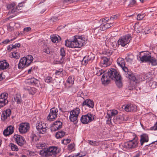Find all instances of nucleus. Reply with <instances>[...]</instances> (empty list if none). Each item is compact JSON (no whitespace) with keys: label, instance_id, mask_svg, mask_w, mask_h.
I'll use <instances>...</instances> for the list:
<instances>
[{"label":"nucleus","instance_id":"obj_61","mask_svg":"<svg viewBox=\"0 0 157 157\" xmlns=\"http://www.w3.org/2000/svg\"><path fill=\"white\" fill-rule=\"evenodd\" d=\"M10 41V40L9 39H6L5 40H4L2 42L3 44H6L7 43H8Z\"/></svg>","mask_w":157,"mask_h":157},{"label":"nucleus","instance_id":"obj_57","mask_svg":"<svg viewBox=\"0 0 157 157\" xmlns=\"http://www.w3.org/2000/svg\"><path fill=\"white\" fill-rule=\"evenodd\" d=\"M31 29V28L29 27H27L24 28L23 31L25 32H28L30 31Z\"/></svg>","mask_w":157,"mask_h":157},{"label":"nucleus","instance_id":"obj_43","mask_svg":"<svg viewBox=\"0 0 157 157\" xmlns=\"http://www.w3.org/2000/svg\"><path fill=\"white\" fill-rule=\"evenodd\" d=\"M66 53L64 49L63 48H62L60 50V55L62 56V59L65 56Z\"/></svg>","mask_w":157,"mask_h":157},{"label":"nucleus","instance_id":"obj_32","mask_svg":"<svg viewBox=\"0 0 157 157\" xmlns=\"http://www.w3.org/2000/svg\"><path fill=\"white\" fill-rule=\"evenodd\" d=\"M148 63H151L152 65L155 66L157 65V59L151 56Z\"/></svg>","mask_w":157,"mask_h":157},{"label":"nucleus","instance_id":"obj_50","mask_svg":"<svg viewBox=\"0 0 157 157\" xmlns=\"http://www.w3.org/2000/svg\"><path fill=\"white\" fill-rule=\"evenodd\" d=\"M45 144L40 143L36 144V147L39 149L43 148V147H45Z\"/></svg>","mask_w":157,"mask_h":157},{"label":"nucleus","instance_id":"obj_29","mask_svg":"<svg viewBox=\"0 0 157 157\" xmlns=\"http://www.w3.org/2000/svg\"><path fill=\"white\" fill-rule=\"evenodd\" d=\"M10 57L11 58L18 59L20 58V56L17 52L14 51L11 52L10 54Z\"/></svg>","mask_w":157,"mask_h":157},{"label":"nucleus","instance_id":"obj_41","mask_svg":"<svg viewBox=\"0 0 157 157\" xmlns=\"http://www.w3.org/2000/svg\"><path fill=\"white\" fill-rule=\"evenodd\" d=\"M55 79H53L50 76H47L45 78V81L48 83H52L53 82V81Z\"/></svg>","mask_w":157,"mask_h":157},{"label":"nucleus","instance_id":"obj_24","mask_svg":"<svg viewBox=\"0 0 157 157\" xmlns=\"http://www.w3.org/2000/svg\"><path fill=\"white\" fill-rule=\"evenodd\" d=\"M9 66L8 63L6 60L0 61V71L6 69Z\"/></svg>","mask_w":157,"mask_h":157},{"label":"nucleus","instance_id":"obj_3","mask_svg":"<svg viewBox=\"0 0 157 157\" xmlns=\"http://www.w3.org/2000/svg\"><path fill=\"white\" fill-rule=\"evenodd\" d=\"M133 138L132 140L124 143L123 147L126 149H132L136 148L138 146V138L136 134H132Z\"/></svg>","mask_w":157,"mask_h":157},{"label":"nucleus","instance_id":"obj_18","mask_svg":"<svg viewBox=\"0 0 157 157\" xmlns=\"http://www.w3.org/2000/svg\"><path fill=\"white\" fill-rule=\"evenodd\" d=\"M62 123L59 121H56L53 124L52 128V130L56 131L62 128Z\"/></svg>","mask_w":157,"mask_h":157},{"label":"nucleus","instance_id":"obj_48","mask_svg":"<svg viewBox=\"0 0 157 157\" xmlns=\"http://www.w3.org/2000/svg\"><path fill=\"white\" fill-rule=\"evenodd\" d=\"M38 82V80L34 78H32L30 81V82L31 83L35 85L37 84Z\"/></svg>","mask_w":157,"mask_h":157},{"label":"nucleus","instance_id":"obj_42","mask_svg":"<svg viewBox=\"0 0 157 157\" xmlns=\"http://www.w3.org/2000/svg\"><path fill=\"white\" fill-rule=\"evenodd\" d=\"M59 39L58 37L55 35H52V36H51V39L52 41L54 43H57L59 41V40H60L61 38L60 37Z\"/></svg>","mask_w":157,"mask_h":157},{"label":"nucleus","instance_id":"obj_10","mask_svg":"<svg viewBox=\"0 0 157 157\" xmlns=\"http://www.w3.org/2000/svg\"><path fill=\"white\" fill-rule=\"evenodd\" d=\"M30 128V125L28 123H22L19 125L18 130L20 133L25 134L27 132Z\"/></svg>","mask_w":157,"mask_h":157},{"label":"nucleus","instance_id":"obj_62","mask_svg":"<svg viewBox=\"0 0 157 157\" xmlns=\"http://www.w3.org/2000/svg\"><path fill=\"white\" fill-rule=\"evenodd\" d=\"M74 0H64V3L69 2L72 3L73 2Z\"/></svg>","mask_w":157,"mask_h":157},{"label":"nucleus","instance_id":"obj_11","mask_svg":"<svg viewBox=\"0 0 157 157\" xmlns=\"http://www.w3.org/2000/svg\"><path fill=\"white\" fill-rule=\"evenodd\" d=\"M8 94L6 93H2L0 95V108L3 107L8 102L7 99Z\"/></svg>","mask_w":157,"mask_h":157},{"label":"nucleus","instance_id":"obj_19","mask_svg":"<svg viewBox=\"0 0 157 157\" xmlns=\"http://www.w3.org/2000/svg\"><path fill=\"white\" fill-rule=\"evenodd\" d=\"M113 80L115 81L116 85L118 88H121L122 87L123 85L122 78L121 75L118 76Z\"/></svg>","mask_w":157,"mask_h":157},{"label":"nucleus","instance_id":"obj_63","mask_svg":"<svg viewBox=\"0 0 157 157\" xmlns=\"http://www.w3.org/2000/svg\"><path fill=\"white\" fill-rule=\"evenodd\" d=\"M96 142H93L92 141L90 140L89 143L91 145H94V144L96 143Z\"/></svg>","mask_w":157,"mask_h":157},{"label":"nucleus","instance_id":"obj_23","mask_svg":"<svg viewBox=\"0 0 157 157\" xmlns=\"http://www.w3.org/2000/svg\"><path fill=\"white\" fill-rule=\"evenodd\" d=\"M107 21V20H106L105 18H102L99 21L100 23H102V24H103L102 25H101L100 27V29L102 31H104L107 29L108 28V25L107 23H105Z\"/></svg>","mask_w":157,"mask_h":157},{"label":"nucleus","instance_id":"obj_26","mask_svg":"<svg viewBox=\"0 0 157 157\" xmlns=\"http://www.w3.org/2000/svg\"><path fill=\"white\" fill-rule=\"evenodd\" d=\"M100 64L101 66L106 67L108 66V58L106 57H103L101 62Z\"/></svg>","mask_w":157,"mask_h":157},{"label":"nucleus","instance_id":"obj_30","mask_svg":"<svg viewBox=\"0 0 157 157\" xmlns=\"http://www.w3.org/2000/svg\"><path fill=\"white\" fill-rule=\"evenodd\" d=\"M117 17L116 15H114L112 16L110 18V20L109 19V21H111L110 22H109V26H110V27H109V28L111 27L112 25H113V21L117 19Z\"/></svg>","mask_w":157,"mask_h":157},{"label":"nucleus","instance_id":"obj_6","mask_svg":"<svg viewBox=\"0 0 157 157\" xmlns=\"http://www.w3.org/2000/svg\"><path fill=\"white\" fill-rule=\"evenodd\" d=\"M80 109L79 108H76L70 112L69 119L71 121L76 123L77 122V118L80 113Z\"/></svg>","mask_w":157,"mask_h":157},{"label":"nucleus","instance_id":"obj_47","mask_svg":"<svg viewBox=\"0 0 157 157\" xmlns=\"http://www.w3.org/2000/svg\"><path fill=\"white\" fill-rule=\"evenodd\" d=\"M105 72L104 70L102 69H98L97 70V72H96V74L98 76H100L102 75V74L104 73Z\"/></svg>","mask_w":157,"mask_h":157},{"label":"nucleus","instance_id":"obj_4","mask_svg":"<svg viewBox=\"0 0 157 157\" xmlns=\"http://www.w3.org/2000/svg\"><path fill=\"white\" fill-rule=\"evenodd\" d=\"M33 59V57L31 55H28L21 58L18 64V68L21 69L29 66L32 62Z\"/></svg>","mask_w":157,"mask_h":157},{"label":"nucleus","instance_id":"obj_64","mask_svg":"<svg viewBox=\"0 0 157 157\" xmlns=\"http://www.w3.org/2000/svg\"><path fill=\"white\" fill-rule=\"evenodd\" d=\"M140 156V153L139 152L136 153V155H135L133 157H139Z\"/></svg>","mask_w":157,"mask_h":157},{"label":"nucleus","instance_id":"obj_51","mask_svg":"<svg viewBox=\"0 0 157 157\" xmlns=\"http://www.w3.org/2000/svg\"><path fill=\"white\" fill-rule=\"evenodd\" d=\"M18 6H16V7H14L12 10L11 11V13H13L15 12H17V11L18 10H21V8H18L19 7Z\"/></svg>","mask_w":157,"mask_h":157},{"label":"nucleus","instance_id":"obj_58","mask_svg":"<svg viewBox=\"0 0 157 157\" xmlns=\"http://www.w3.org/2000/svg\"><path fill=\"white\" fill-rule=\"evenodd\" d=\"M74 146L73 144H70L68 146V149L70 150H72L74 148Z\"/></svg>","mask_w":157,"mask_h":157},{"label":"nucleus","instance_id":"obj_7","mask_svg":"<svg viewBox=\"0 0 157 157\" xmlns=\"http://www.w3.org/2000/svg\"><path fill=\"white\" fill-rule=\"evenodd\" d=\"M94 118V115L91 113H88L87 114L82 115L80 121L84 124H88L91 122Z\"/></svg>","mask_w":157,"mask_h":157},{"label":"nucleus","instance_id":"obj_52","mask_svg":"<svg viewBox=\"0 0 157 157\" xmlns=\"http://www.w3.org/2000/svg\"><path fill=\"white\" fill-rule=\"evenodd\" d=\"M43 51L48 54H49L50 53V50H49V49L48 48V47H46L45 48H44L43 49Z\"/></svg>","mask_w":157,"mask_h":157},{"label":"nucleus","instance_id":"obj_25","mask_svg":"<svg viewBox=\"0 0 157 157\" xmlns=\"http://www.w3.org/2000/svg\"><path fill=\"white\" fill-rule=\"evenodd\" d=\"M125 72L126 77L127 78H128L129 79L131 80H132L134 81H135L136 80V78L132 73L129 71L128 70L127 72Z\"/></svg>","mask_w":157,"mask_h":157},{"label":"nucleus","instance_id":"obj_9","mask_svg":"<svg viewBox=\"0 0 157 157\" xmlns=\"http://www.w3.org/2000/svg\"><path fill=\"white\" fill-rule=\"evenodd\" d=\"M58 111V110L56 108H51L50 109L49 113L47 117L48 121H51L55 120L57 117Z\"/></svg>","mask_w":157,"mask_h":157},{"label":"nucleus","instance_id":"obj_2","mask_svg":"<svg viewBox=\"0 0 157 157\" xmlns=\"http://www.w3.org/2000/svg\"><path fill=\"white\" fill-rule=\"evenodd\" d=\"M59 152V150L57 147L52 146L40 151V154L45 157H55L56 155Z\"/></svg>","mask_w":157,"mask_h":157},{"label":"nucleus","instance_id":"obj_56","mask_svg":"<svg viewBox=\"0 0 157 157\" xmlns=\"http://www.w3.org/2000/svg\"><path fill=\"white\" fill-rule=\"evenodd\" d=\"M15 6V4L14 3L10 4H8L7 7L8 9L13 8Z\"/></svg>","mask_w":157,"mask_h":157},{"label":"nucleus","instance_id":"obj_36","mask_svg":"<svg viewBox=\"0 0 157 157\" xmlns=\"http://www.w3.org/2000/svg\"><path fill=\"white\" fill-rule=\"evenodd\" d=\"M9 146L10 147L11 150L12 151H17L19 150L18 147L13 143L10 144Z\"/></svg>","mask_w":157,"mask_h":157},{"label":"nucleus","instance_id":"obj_38","mask_svg":"<svg viewBox=\"0 0 157 157\" xmlns=\"http://www.w3.org/2000/svg\"><path fill=\"white\" fill-rule=\"evenodd\" d=\"M46 124L42 123V122H40L38 121V122L36 124V128L37 130L40 129V128L41 127H45Z\"/></svg>","mask_w":157,"mask_h":157},{"label":"nucleus","instance_id":"obj_46","mask_svg":"<svg viewBox=\"0 0 157 157\" xmlns=\"http://www.w3.org/2000/svg\"><path fill=\"white\" fill-rule=\"evenodd\" d=\"M63 71V70L62 68H60L58 70H56L55 72V74L56 75L59 76Z\"/></svg>","mask_w":157,"mask_h":157},{"label":"nucleus","instance_id":"obj_45","mask_svg":"<svg viewBox=\"0 0 157 157\" xmlns=\"http://www.w3.org/2000/svg\"><path fill=\"white\" fill-rule=\"evenodd\" d=\"M145 15L144 14H139L137 17V19L138 20H141L144 17Z\"/></svg>","mask_w":157,"mask_h":157},{"label":"nucleus","instance_id":"obj_28","mask_svg":"<svg viewBox=\"0 0 157 157\" xmlns=\"http://www.w3.org/2000/svg\"><path fill=\"white\" fill-rule=\"evenodd\" d=\"M30 138L31 140L32 143L38 141L39 140V137L33 132L32 133L30 136Z\"/></svg>","mask_w":157,"mask_h":157},{"label":"nucleus","instance_id":"obj_22","mask_svg":"<svg viewBox=\"0 0 157 157\" xmlns=\"http://www.w3.org/2000/svg\"><path fill=\"white\" fill-rule=\"evenodd\" d=\"M149 138L147 134H144L140 136V143L141 145H143L145 142H147L148 141Z\"/></svg>","mask_w":157,"mask_h":157},{"label":"nucleus","instance_id":"obj_15","mask_svg":"<svg viewBox=\"0 0 157 157\" xmlns=\"http://www.w3.org/2000/svg\"><path fill=\"white\" fill-rule=\"evenodd\" d=\"M120 75V74L115 69L111 68L109 71V78L112 80Z\"/></svg>","mask_w":157,"mask_h":157},{"label":"nucleus","instance_id":"obj_16","mask_svg":"<svg viewBox=\"0 0 157 157\" xmlns=\"http://www.w3.org/2000/svg\"><path fill=\"white\" fill-rule=\"evenodd\" d=\"M82 106L83 107L86 106L90 108H93L94 107V101L89 99H86L83 102Z\"/></svg>","mask_w":157,"mask_h":157},{"label":"nucleus","instance_id":"obj_54","mask_svg":"<svg viewBox=\"0 0 157 157\" xmlns=\"http://www.w3.org/2000/svg\"><path fill=\"white\" fill-rule=\"evenodd\" d=\"M35 67H33L30 68L28 70V73L29 74H31L32 72L35 71Z\"/></svg>","mask_w":157,"mask_h":157},{"label":"nucleus","instance_id":"obj_44","mask_svg":"<svg viewBox=\"0 0 157 157\" xmlns=\"http://www.w3.org/2000/svg\"><path fill=\"white\" fill-rule=\"evenodd\" d=\"M20 44L19 43H17L15 44L14 45H11L10 46H9V48H11V49L15 48L17 47L19 48L20 46Z\"/></svg>","mask_w":157,"mask_h":157},{"label":"nucleus","instance_id":"obj_5","mask_svg":"<svg viewBox=\"0 0 157 157\" xmlns=\"http://www.w3.org/2000/svg\"><path fill=\"white\" fill-rule=\"evenodd\" d=\"M131 39V35L130 34H128L121 37L118 40V44L122 47H124L129 43Z\"/></svg>","mask_w":157,"mask_h":157},{"label":"nucleus","instance_id":"obj_31","mask_svg":"<svg viewBox=\"0 0 157 157\" xmlns=\"http://www.w3.org/2000/svg\"><path fill=\"white\" fill-rule=\"evenodd\" d=\"M65 132L62 131H60L56 133V136L57 139L63 137L65 135Z\"/></svg>","mask_w":157,"mask_h":157},{"label":"nucleus","instance_id":"obj_21","mask_svg":"<svg viewBox=\"0 0 157 157\" xmlns=\"http://www.w3.org/2000/svg\"><path fill=\"white\" fill-rule=\"evenodd\" d=\"M108 71L106 72L102 75L101 79L102 84L105 86L108 85Z\"/></svg>","mask_w":157,"mask_h":157},{"label":"nucleus","instance_id":"obj_27","mask_svg":"<svg viewBox=\"0 0 157 157\" xmlns=\"http://www.w3.org/2000/svg\"><path fill=\"white\" fill-rule=\"evenodd\" d=\"M111 114H109V125H110L109 123H111V116H115L117 115L118 113V111L117 110L113 109L110 110Z\"/></svg>","mask_w":157,"mask_h":157},{"label":"nucleus","instance_id":"obj_17","mask_svg":"<svg viewBox=\"0 0 157 157\" xmlns=\"http://www.w3.org/2000/svg\"><path fill=\"white\" fill-rule=\"evenodd\" d=\"M14 130V127L13 126L10 125L4 130L3 132V134L6 136L10 135L13 132Z\"/></svg>","mask_w":157,"mask_h":157},{"label":"nucleus","instance_id":"obj_37","mask_svg":"<svg viewBox=\"0 0 157 157\" xmlns=\"http://www.w3.org/2000/svg\"><path fill=\"white\" fill-rule=\"evenodd\" d=\"M14 100L18 104H20L22 102L21 97L20 95L16 94L14 97Z\"/></svg>","mask_w":157,"mask_h":157},{"label":"nucleus","instance_id":"obj_8","mask_svg":"<svg viewBox=\"0 0 157 157\" xmlns=\"http://www.w3.org/2000/svg\"><path fill=\"white\" fill-rule=\"evenodd\" d=\"M151 54L148 51L141 52L139 55L141 62H148L151 58Z\"/></svg>","mask_w":157,"mask_h":157},{"label":"nucleus","instance_id":"obj_60","mask_svg":"<svg viewBox=\"0 0 157 157\" xmlns=\"http://www.w3.org/2000/svg\"><path fill=\"white\" fill-rule=\"evenodd\" d=\"M136 3V0H131L130 2V5H135Z\"/></svg>","mask_w":157,"mask_h":157},{"label":"nucleus","instance_id":"obj_53","mask_svg":"<svg viewBox=\"0 0 157 157\" xmlns=\"http://www.w3.org/2000/svg\"><path fill=\"white\" fill-rule=\"evenodd\" d=\"M150 130H157V122L153 126L150 128Z\"/></svg>","mask_w":157,"mask_h":157},{"label":"nucleus","instance_id":"obj_33","mask_svg":"<svg viewBox=\"0 0 157 157\" xmlns=\"http://www.w3.org/2000/svg\"><path fill=\"white\" fill-rule=\"evenodd\" d=\"M48 124H46L45 127H44V128L41 127L40 128V129H38L37 130V131L39 133H41L42 134H44L46 132H47V129L46 128H47Z\"/></svg>","mask_w":157,"mask_h":157},{"label":"nucleus","instance_id":"obj_14","mask_svg":"<svg viewBox=\"0 0 157 157\" xmlns=\"http://www.w3.org/2000/svg\"><path fill=\"white\" fill-rule=\"evenodd\" d=\"M117 63L125 72L128 71V68L125 65V63L123 59L122 58H118L117 60Z\"/></svg>","mask_w":157,"mask_h":157},{"label":"nucleus","instance_id":"obj_20","mask_svg":"<svg viewBox=\"0 0 157 157\" xmlns=\"http://www.w3.org/2000/svg\"><path fill=\"white\" fill-rule=\"evenodd\" d=\"M11 114V110L9 109L6 110L5 112L2 113L1 115V119L3 121H5L8 117L10 116Z\"/></svg>","mask_w":157,"mask_h":157},{"label":"nucleus","instance_id":"obj_35","mask_svg":"<svg viewBox=\"0 0 157 157\" xmlns=\"http://www.w3.org/2000/svg\"><path fill=\"white\" fill-rule=\"evenodd\" d=\"M85 57L87 58L89 63H91L94 59L95 56L93 54L91 53L87 56H86Z\"/></svg>","mask_w":157,"mask_h":157},{"label":"nucleus","instance_id":"obj_1","mask_svg":"<svg viewBox=\"0 0 157 157\" xmlns=\"http://www.w3.org/2000/svg\"><path fill=\"white\" fill-rule=\"evenodd\" d=\"M87 40L84 36H75L71 39L66 40L65 45L68 48H80L86 44Z\"/></svg>","mask_w":157,"mask_h":157},{"label":"nucleus","instance_id":"obj_59","mask_svg":"<svg viewBox=\"0 0 157 157\" xmlns=\"http://www.w3.org/2000/svg\"><path fill=\"white\" fill-rule=\"evenodd\" d=\"M83 156L82 155H81L80 153H78L74 154L73 156V157H82Z\"/></svg>","mask_w":157,"mask_h":157},{"label":"nucleus","instance_id":"obj_39","mask_svg":"<svg viewBox=\"0 0 157 157\" xmlns=\"http://www.w3.org/2000/svg\"><path fill=\"white\" fill-rule=\"evenodd\" d=\"M110 46L111 48H116L117 46L116 42L114 41L113 38H112L110 39Z\"/></svg>","mask_w":157,"mask_h":157},{"label":"nucleus","instance_id":"obj_34","mask_svg":"<svg viewBox=\"0 0 157 157\" xmlns=\"http://www.w3.org/2000/svg\"><path fill=\"white\" fill-rule=\"evenodd\" d=\"M134 59V56L132 54L128 55L125 58V59L127 62L131 63Z\"/></svg>","mask_w":157,"mask_h":157},{"label":"nucleus","instance_id":"obj_55","mask_svg":"<svg viewBox=\"0 0 157 157\" xmlns=\"http://www.w3.org/2000/svg\"><path fill=\"white\" fill-rule=\"evenodd\" d=\"M71 140L70 139H67L66 140H64L62 141V143L64 144H67L69 143L70 142Z\"/></svg>","mask_w":157,"mask_h":157},{"label":"nucleus","instance_id":"obj_49","mask_svg":"<svg viewBox=\"0 0 157 157\" xmlns=\"http://www.w3.org/2000/svg\"><path fill=\"white\" fill-rule=\"evenodd\" d=\"M89 63L87 58L85 56L82 61V64L84 65H86Z\"/></svg>","mask_w":157,"mask_h":157},{"label":"nucleus","instance_id":"obj_13","mask_svg":"<svg viewBox=\"0 0 157 157\" xmlns=\"http://www.w3.org/2000/svg\"><path fill=\"white\" fill-rule=\"evenodd\" d=\"M122 108L126 112H134L137 110V106L135 105L130 103L126 105H123Z\"/></svg>","mask_w":157,"mask_h":157},{"label":"nucleus","instance_id":"obj_40","mask_svg":"<svg viewBox=\"0 0 157 157\" xmlns=\"http://www.w3.org/2000/svg\"><path fill=\"white\" fill-rule=\"evenodd\" d=\"M74 77L73 76H70L67 79V82L69 84L72 85L74 83Z\"/></svg>","mask_w":157,"mask_h":157},{"label":"nucleus","instance_id":"obj_12","mask_svg":"<svg viewBox=\"0 0 157 157\" xmlns=\"http://www.w3.org/2000/svg\"><path fill=\"white\" fill-rule=\"evenodd\" d=\"M13 139L21 147L23 146L25 143L26 142L24 137L19 135H15Z\"/></svg>","mask_w":157,"mask_h":157}]
</instances>
